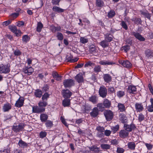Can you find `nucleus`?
I'll use <instances>...</instances> for the list:
<instances>
[{
	"mask_svg": "<svg viewBox=\"0 0 153 153\" xmlns=\"http://www.w3.org/2000/svg\"><path fill=\"white\" fill-rule=\"evenodd\" d=\"M80 42L82 44H85L87 43L88 41V39L85 38V37H81L80 39Z\"/></svg>",
	"mask_w": 153,
	"mask_h": 153,
	"instance_id": "3c124183",
	"label": "nucleus"
},
{
	"mask_svg": "<svg viewBox=\"0 0 153 153\" xmlns=\"http://www.w3.org/2000/svg\"><path fill=\"white\" fill-rule=\"evenodd\" d=\"M98 132H104L105 131V129L103 127L98 126L96 128Z\"/></svg>",
	"mask_w": 153,
	"mask_h": 153,
	"instance_id": "4d7b16f0",
	"label": "nucleus"
},
{
	"mask_svg": "<svg viewBox=\"0 0 153 153\" xmlns=\"http://www.w3.org/2000/svg\"><path fill=\"white\" fill-rule=\"evenodd\" d=\"M129 132L126 130L123 129L120 130L119 132V135L122 138H125L128 135Z\"/></svg>",
	"mask_w": 153,
	"mask_h": 153,
	"instance_id": "9d476101",
	"label": "nucleus"
},
{
	"mask_svg": "<svg viewBox=\"0 0 153 153\" xmlns=\"http://www.w3.org/2000/svg\"><path fill=\"white\" fill-rule=\"evenodd\" d=\"M99 93L101 97L105 98L107 94V89L104 86H101L99 89Z\"/></svg>",
	"mask_w": 153,
	"mask_h": 153,
	"instance_id": "f257e3e1",
	"label": "nucleus"
},
{
	"mask_svg": "<svg viewBox=\"0 0 153 153\" xmlns=\"http://www.w3.org/2000/svg\"><path fill=\"white\" fill-rule=\"evenodd\" d=\"M46 127L48 128H51L53 126V122L51 120H48L45 123Z\"/></svg>",
	"mask_w": 153,
	"mask_h": 153,
	"instance_id": "58836bf2",
	"label": "nucleus"
},
{
	"mask_svg": "<svg viewBox=\"0 0 153 153\" xmlns=\"http://www.w3.org/2000/svg\"><path fill=\"white\" fill-rule=\"evenodd\" d=\"M47 102L46 101L42 100V101H40L38 103L39 106L41 108L45 107L47 105Z\"/></svg>",
	"mask_w": 153,
	"mask_h": 153,
	"instance_id": "72a5a7b5",
	"label": "nucleus"
},
{
	"mask_svg": "<svg viewBox=\"0 0 153 153\" xmlns=\"http://www.w3.org/2000/svg\"><path fill=\"white\" fill-rule=\"evenodd\" d=\"M8 27L9 29L13 33L16 31L17 29L16 27L15 26L10 25H9Z\"/></svg>",
	"mask_w": 153,
	"mask_h": 153,
	"instance_id": "5fc2aeb1",
	"label": "nucleus"
},
{
	"mask_svg": "<svg viewBox=\"0 0 153 153\" xmlns=\"http://www.w3.org/2000/svg\"><path fill=\"white\" fill-rule=\"evenodd\" d=\"M10 71L9 67L7 65H0V73L7 74Z\"/></svg>",
	"mask_w": 153,
	"mask_h": 153,
	"instance_id": "20e7f679",
	"label": "nucleus"
},
{
	"mask_svg": "<svg viewBox=\"0 0 153 153\" xmlns=\"http://www.w3.org/2000/svg\"><path fill=\"white\" fill-rule=\"evenodd\" d=\"M52 76L57 81H60L61 80L62 76L59 75L57 72H53L52 73Z\"/></svg>",
	"mask_w": 153,
	"mask_h": 153,
	"instance_id": "5701e85b",
	"label": "nucleus"
},
{
	"mask_svg": "<svg viewBox=\"0 0 153 153\" xmlns=\"http://www.w3.org/2000/svg\"><path fill=\"white\" fill-rule=\"evenodd\" d=\"M53 10L58 13H62L64 11V10L57 6H54L52 8Z\"/></svg>",
	"mask_w": 153,
	"mask_h": 153,
	"instance_id": "c756f323",
	"label": "nucleus"
},
{
	"mask_svg": "<svg viewBox=\"0 0 153 153\" xmlns=\"http://www.w3.org/2000/svg\"><path fill=\"white\" fill-rule=\"evenodd\" d=\"M75 79L78 83L82 82L83 81V78L82 73H79L75 77Z\"/></svg>",
	"mask_w": 153,
	"mask_h": 153,
	"instance_id": "4468645a",
	"label": "nucleus"
},
{
	"mask_svg": "<svg viewBox=\"0 0 153 153\" xmlns=\"http://www.w3.org/2000/svg\"><path fill=\"white\" fill-rule=\"evenodd\" d=\"M96 4L97 7H102L104 5V4L103 1L101 0H97Z\"/></svg>",
	"mask_w": 153,
	"mask_h": 153,
	"instance_id": "a19ab883",
	"label": "nucleus"
},
{
	"mask_svg": "<svg viewBox=\"0 0 153 153\" xmlns=\"http://www.w3.org/2000/svg\"><path fill=\"white\" fill-rule=\"evenodd\" d=\"M91 115L93 117H96L98 114V110L97 107H94L92 111L90 113Z\"/></svg>",
	"mask_w": 153,
	"mask_h": 153,
	"instance_id": "412c9836",
	"label": "nucleus"
},
{
	"mask_svg": "<svg viewBox=\"0 0 153 153\" xmlns=\"http://www.w3.org/2000/svg\"><path fill=\"white\" fill-rule=\"evenodd\" d=\"M145 54L146 56L149 59L153 57V53L149 49H147L145 51Z\"/></svg>",
	"mask_w": 153,
	"mask_h": 153,
	"instance_id": "b1692460",
	"label": "nucleus"
},
{
	"mask_svg": "<svg viewBox=\"0 0 153 153\" xmlns=\"http://www.w3.org/2000/svg\"><path fill=\"white\" fill-rule=\"evenodd\" d=\"M148 111L149 112H152L153 111V106L149 105L147 108Z\"/></svg>",
	"mask_w": 153,
	"mask_h": 153,
	"instance_id": "338daca9",
	"label": "nucleus"
},
{
	"mask_svg": "<svg viewBox=\"0 0 153 153\" xmlns=\"http://www.w3.org/2000/svg\"><path fill=\"white\" fill-rule=\"evenodd\" d=\"M42 91L39 89L36 90L34 94L36 97H40L42 95Z\"/></svg>",
	"mask_w": 153,
	"mask_h": 153,
	"instance_id": "e433bc0d",
	"label": "nucleus"
},
{
	"mask_svg": "<svg viewBox=\"0 0 153 153\" xmlns=\"http://www.w3.org/2000/svg\"><path fill=\"white\" fill-rule=\"evenodd\" d=\"M121 25L125 29V30H127L128 29V27L126 24L123 21H121Z\"/></svg>",
	"mask_w": 153,
	"mask_h": 153,
	"instance_id": "bf43d9fd",
	"label": "nucleus"
},
{
	"mask_svg": "<svg viewBox=\"0 0 153 153\" xmlns=\"http://www.w3.org/2000/svg\"><path fill=\"white\" fill-rule=\"evenodd\" d=\"M105 40L108 42H111L112 39V36L110 35H105Z\"/></svg>",
	"mask_w": 153,
	"mask_h": 153,
	"instance_id": "37998d69",
	"label": "nucleus"
},
{
	"mask_svg": "<svg viewBox=\"0 0 153 153\" xmlns=\"http://www.w3.org/2000/svg\"><path fill=\"white\" fill-rule=\"evenodd\" d=\"M22 54V52L19 50H16L14 52V54L16 56H19Z\"/></svg>",
	"mask_w": 153,
	"mask_h": 153,
	"instance_id": "e2e57ef3",
	"label": "nucleus"
},
{
	"mask_svg": "<svg viewBox=\"0 0 153 153\" xmlns=\"http://www.w3.org/2000/svg\"><path fill=\"white\" fill-rule=\"evenodd\" d=\"M104 114L107 121L111 120L113 118V114L110 110H106L105 111Z\"/></svg>",
	"mask_w": 153,
	"mask_h": 153,
	"instance_id": "f03ea898",
	"label": "nucleus"
},
{
	"mask_svg": "<svg viewBox=\"0 0 153 153\" xmlns=\"http://www.w3.org/2000/svg\"><path fill=\"white\" fill-rule=\"evenodd\" d=\"M117 107L118 108V110L122 112L125 111L126 109L124 105L121 103H118Z\"/></svg>",
	"mask_w": 153,
	"mask_h": 153,
	"instance_id": "c85d7f7f",
	"label": "nucleus"
},
{
	"mask_svg": "<svg viewBox=\"0 0 153 153\" xmlns=\"http://www.w3.org/2000/svg\"><path fill=\"white\" fill-rule=\"evenodd\" d=\"M64 86L66 87H69L74 85V81L71 79H65L63 82Z\"/></svg>",
	"mask_w": 153,
	"mask_h": 153,
	"instance_id": "39448f33",
	"label": "nucleus"
},
{
	"mask_svg": "<svg viewBox=\"0 0 153 153\" xmlns=\"http://www.w3.org/2000/svg\"><path fill=\"white\" fill-rule=\"evenodd\" d=\"M103 104L105 108H109L111 105V102L107 99H105L104 100Z\"/></svg>",
	"mask_w": 153,
	"mask_h": 153,
	"instance_id": "7c9ffc66",
	"label": "nucleus"
},
{
	"mask_svg": "<svg viewBox=\"0 0 153 153\" xmlns=\"http://www.w3.org/2000/svg\"><path fill=\"white\" fill-rule=\"evenodd\" d=\"M104 134L106 136H109L111 134V131L110 130H106L105 131Z\"/></svg>",
	"mask_w": 153,
	"mask_h": 153,
	"instance_id": "774afa93",
	"label": "nucleus"
},
{
	"mask_svg": "<svg viewBox=\"0 0 153 153\" xmlns=\"http://www.w3.org/2000/svg\"><path fill=\"white\" fill-rule=\"evenodd\" d=\"M94 63L92 62L91 61H89L86 62V63L85 65L84 66L85 67H87L89 66H94Z\"/></svg>",
	"mask_w": 153,
	"mask_h": 153,
	"instance_id": "09e8293b",
	"label": "nucleus"
},
{
	"mask_svg": "<svg viewBox=\"0 0 153 153\" xmlns=\"http://www.w3.org/2000/svg\"><path fill=\"white\" fill-rule=\"evenodd\" d=\"M57 37L58 39L59 40H62L63 39V36L62 34L60 32H58L57 33Z\"/></svg>",
	"mask_w": 153,
	"mask_h": 153,
	"instance_id": "de8ad7c7",
	"label": "nucleus"
},
{
	"mask_svg": "<svg viewBox=\"0 0 153 153\" xmlns=\"http://www.w3.org/2000/svg\"><path fill=\"white\" fill-rule=\"evenodd\" d=\"M103 79L105 82L107 83H109L111 81L112 78L109 74H105L103 75Z\"/></svg>",
	"mask_w": 153,
	"mask_h": 153,
	"instance_id": "f3484780",
	"label": "nucleus"
},
{
	"mask_svg": "<svg viewBox=\"0 0 153 153\" xmlns=\"http://www.w3.org/2000/svg\"><path fill=\"white\" fill-rule=\"evenodd\" d=\"M23 71L25 74H27L28 75H30L34 71V69L31 67H26L23 68Z\"/></svg>",
	"mask_w": 153,
	"mask_h": 153,
	"instance_id": "2eb2a0df",
	"label": "nucleus"
},
{
	"mask_svg": "<svg viewBox=\"0 0 153 153\" xmlns=\"http://www.w3.org/2000/svg\"><path fill=\"white\" fill-rule=\"evenodd\" d=\"M30 38L29 36L27 35H25L22 37V41L25 43L27 42L29 40Z\"/></svg>",
	"mask_w": 153,
	"mask_h": 153,
	"instance_id": "c03bdc74",
	"label": "nucleus"
},
{
	"mask_svg": "<svg viewBox=\"0 0 153 153\" xmlns=\"http://www.w3.org/2000/svg\"><path fill=\"white\" fill-rule=\"evenodd\" d=\"M123 49L126 52H127L130 49V47L128 45H126L123 47Z\"/></svg>",
	"mask_w": 153,
	"mask_h": 153,
	"instance_id": "69168bd1",
	"label": "nucleus"
},
{
	"mask_svg": "<svg viewBox=\"0 0 153 153\" xmlns=\"http://www.w3.org/2000/svg\"><path fill=\"white\" fill-rule=\"evenodd\" d=\"M125 94V92L123 91H120L117 93V96L120 98L123 97Z\"/></svg>",
	"mask_w": 153,
	"mask_h": 153,
	"instance_id": "79ce46f5",
	"label": "nucleus"
},
{
	"mask_svg": "<svg viewBox=\"0 0 153 153\" xmlns=\"http://www.w3.org/2000/svg\"><path fill=\"white\" fill-rule=\"evenodd\" d=\"M132 35L134 36L136 38L140 41H143L145 40V39L138 33L133 32L132 33Z\"/></svg>",
	"mask_w": 153,
	"mask_h": 153,
	"instance_id": "a211bd4d",
	"label": "nucleus"
},
{
	"mask_svg": "<svg viewBox=\"0 0 153 153\" xmlns=\"http://www.w3.org/2000/svg\"><path fill=\"white\" fill-rule=\"evenodd\" d=\"M120 118L121 122L123 123H126L127 120V117L126 115L123 114H121L120 115Z\"/></svg>",
	"mask_w": 153,
	"mask_h": 153,
	"instance_id": "bb28decb",
	"label": "nucleus"
},
{
	"mask_svg": "<svg viewBox=\"0 0 153 153\" xmlns=\"http://www.w3.org/2000/svg\"><path fill=\"white\" fill-rule=\"evenodd\" d=\"M89 148L90 151H94V152L99 151V148L95 146L89 147Z\"/></svg>",
	"mask_w": 153,
	"mask_h": 153,
	"instance_id": "49530a36",
	"label": "nucleus"
},
{
	"mask_svg": "<svg viewBox=\"0 0 153 153\" xmlns=\"http://www.w3.org/2000/svg\"><path fill=\"white\" fill-rule=\"evenodd\" d=\"M25 125L23 123H20L18 125L14 126L13 127V130L16 132L22 131L25 127Z\"/></svg>",
	"mask_w": 153,
	"mask_h": 153,
	"instance_id": "7ed1b4c3",
	"label": "nucleus"
},
{
	"mask_svg": "<svg viewBox=\"0 0 153 153\" xmlns=\"http://www.w3.org/2000/svg\"><path fill=\"white\" fill-rule=\"evenodd\" d=\"M124 149L122 148H118L117 152V153H123L124 152Z\"/></svg>",
	"mask_w": 153,
	"mask_h": 153,
	"instance_id": "0e129e2a",
	"label": "nucleus"
},
{
	"mask_svg": "<svg viewBox=\"0 0 153 153\" xmlns=\"http://www.w3.org/2000/svg\"><path fill=\"white\" fill-rule=\"evenodd\" d=\"M115 15V13L114 10H111L108 13V16L109 18H112Z\"/></svg>",
	"mask_w": 153,
	"mask_h": 153,
	"instance_id": "8fccbe9b",
	"label": "nucleus"
},
{
	"mask_svg": "<svg viewBox=\"0 0 153 153\" xmlns=\"http://www.w3.org/2000/svg\"><path fill=\"white\" fill-rule=\"evenodd\" d=\"M45 108L38 107L37 106H34L32 107L33 112L34 113H41L44 111Z\"/></svg>",
	"mask_w": 153,
	"mask_h": 153,
	"instance_id": "423d86ee",
	"label": "nucleus"
},
{
	"mask_svg": "<svg viewBox=\"0 0 153 153\" xmlns=\"http://www.w3.org/2000/svg\"><path fill=\"white\" fill-rule=\"evenodd\" d=\"M124 128L128 132H130L132 130H134L136 128L135 126L133 124H131L130 125H128L124 124Z\"/></svg>",
	"mask_w": 153,
	"mask_h": 153,
	"instance_id": "0eeeda50",
	"label": "nucleus"
},
{
	"mask_svg": "<svg viewBox=\"0 0 153 153\" xmlns=\"http://www.w3.org/2000/svg\"><path fill=\"white\" fill-rule=\"evenodd\" d=\"M119 125H117L115 126L112 127L111 128V129L114 133H115L119 129Z\"/></svg>",
	"mask_w": 153,
	"mask_h": 153,
	"instance_id": "13d9d810",
	"label": "nucleus"
},
{
	"mask_svg": "<svg viewBox=\"0 0 153 153\" xmlns=\"http://www.w3.org/2000/svg\"><path fill=\"white\" fill-rule=\"evenodd\" d=\"M135 106V109L138 112H141L144 109L143 105L141 103H136Z\"/></svg>",
	"mask_w": 153,
	"mask_h": 153,
	"instance_id": "f8f14e48",
	"label": "nucleus"
},
{
	"mask_svg": "<svg viewBox=\"0 0 153 153\" xmlns=\"http://www.w3.org/2000/svg\"><path fill=\"white\" fill-rule=\"evenodd\" d=\"M137 88L136 86L132 85H129L127 89V91L130 94H135Z\"/></svg>",
	"mask_w": 153,
	"mask_h": 153,
	"instance_id": "1a4fd4ad",
	"label": "nucleus"
},
{
	"mask_svg": "<svg viewBox=\"0 0 153 153\" xmlns=\"http://www.w3.org/2000/svg\"><path fill=\"white\" fill-rule=\"evenodd\" d=\"M43 27V25L41 22H38L37 23L36 30L38 32L41 31Z\"/></svg>",
	"mask_w": 153,
	"mask_h": 153,
	"instance_id": "4c0bfd02",
	"label": "nucleus"
},
{
	"mask_svg": "<svg viewBox=\"0 0 153 153\" xmlns=\"http://www.w3.org/2000/svg\"><path fill=\"white\" fill-rule=\"evenodd\" d=\"M120 64L122 65L124 67L127 68L131 67V64L128 61H121Z\"/></svg>",
	"mask_w": 153,
	"mask_h": 153,
	"instance_id": "4be33fe9",
	"label": "nucleus"
},
{
	"mask_svg": "<svg viewBox=\"0 0 153 153\" xmlns=\"http://www.w3.org/2000/svg\"><path fill=\"white\" fill-rule=\"evenodd\" d=\"M101 148L104 149H109L111 148L110 145L106 144H102L100 145Z\"/></svg>",
	"mask_w": 153,
	"mask_h": 153,
	"instance_id": "ea45409f",
	"label": "nucleus"
},
{
	"mask_svg": "<svg viewBox=\"0 0 153 153\" xmlns=\"http://www.w3.org/2000/svg\"><path fill=\"white\" fill-rule=\"evenodd\" d=\"M73 57V56L71 54H68L67 55L66 57V59L67 62H74L78 61V59L77 58H76L74 59H72Z\"/></svg>",
	"mask_w": 153,
	"mask_h": 153,
	"instance_id": "ddd939ff",
	"label": "nucleus"
},
{
	"mask_svg": "<svg viewBox=\"0 0 153 153\" xmlns=\"http://www.w3.org/2000/svg\"><path fill=\"white\" fill-rule=\"evenodd\" d=\"M47 134V133L45 131H42L39 133V137L41 138L45 137Z\"/></svg>",
	"mask_w": 153,
	"mask_h": 153,
	"instance_id": "603ef678",
	"label": "nucleus"
},
{
	"mask_svg": "<svg viewBox=\"0 0 153 153\" xmlns=\"http://www.w3.org/2000/svg\"><path fill=\"white\" fill-rule=\"evenodd\" d=\"M40 119L42 122H46L48 119V116L45 114H41L40 115Z\"/></svg>",
	"mask_w": 153,
	"mask_h": 153,
	"instance_id": "393cba45",
	"label": "nucleus"
},
{
	"mask_svg": "<svg viewBox=\"0 0 153 153\" xmlns=\"http://www.w3.org/2000/svg\"><path fill=\"white\" fill-rule=\"evenodd\" d=\"M14 33L16 34V36H21L22 32L20 30L17 29Z\"/></svg>",
	"mask_w": 153,
	"mask_h": 153,
	"instance_id": "680f3d73",
	"label": "nucleus"
},
{
	"mask_svg": "<svg viewBox=\"0 0 153 153\" xmlns=\"http://www.w3.org/2000/svg\"><path fill=\"white\" fill-rule=\"evenodd\" d=\"M94 71L96 73H98L101 71V67L100 65L96 66L94 68Z\"/></svg>",
	"mask_w": 153,
	"mask_h": 153,
	"instance_id": "864d4df0",
	"label": "nucleus"
},
{
	"mask_svg": "<svg viewBox=\"0 0 153 153\" xmlns=\"http://www.w3.org/2000/svg\"><path fill=\"white\" fill-rule=\"evenodd\" d=\"M70 104V100L68 98H65L62 101V104L64 107H69Z\"/></svg>",
	"mask_w": 153,
	"mask_h": 153,
	"instance_id": "aec40b11",
	"label": "nucleus"
},
{
	"mask_svg": "<svg viewBox=\"0 0 153 153\" xmlns=\"http://www.w3.org/2000/svg\"><path fill=\"white\" fill-rule=\"evenodd\" d=\"M99 64L102 65H112L114 64V62L106 60H101L100 61Z\"/></svg>",
	"mask_w": 153,
	"mask_h": 153,
	"instance_id": "a878e982",
	"label": "nucleus"
},
{
	"mask_svg": "<svg viewBox=\"0 0 153 153\" xmlns=\"http://www.w3.org/2000/svg\"><path fill=\"white\" fill-rule=\"evenodd\" d=\"M99 110L100 111H102L105 108L103 103H98L97 105V107Z\"/></svg>",
	"mask_w": 153,
	"mask_h": 153,
	"instance_id": "f704fd0d",
	"label": "nucleus"
},
{
	"mask_svg": "<svg viewBox=\"0 0 153 153\" xmlns=\"http://www.w3.org/2000/svg\"><path fill=\"white\" fill-rule=\"evenodd\" d=\"M11 108V105L9 103H7L4 104L2 107V110L4 112H7L9 111Z\"/></svg>",
	"mask_w": 153,
	"mask_h": 153,
	"instance_id": "dca6fc26",
	"label": "nucleus"
},
{
	"mask_svg": "<svg viewBox=\"0 0 153 153\" xmlns=\"http://www.w3.org/2000/svg\"><path fill=\"white\" fill-rule=\"evenodd\" d=\"M100 44L103 48L108 47L109 46L108 42L105 40L101 42L100 43Z\"/></svg>",
	"mask_w": 153,
	"mask_h": 153,
	"instance_id": "473e14b6",
	"label": "nucleus"
},
{
	"mask_svg": "<svg viewBox=\"0 0 153 153\" xmlns=\"http://www.w3.org/2000/svg\"><path fill=\"white\" fill-rule=\"evenodd\" d=\"M62 93L63 97L65 98H68L72 95V93L68 89L62 90Z\"/></svg>",
	"mask_w": 153,
	"mask_h": 153,
	"instance_id": "6e6552de",
	"label": "nucleus"
},
{
	"mask_svg": "<svg viewBox=\"0 0 153 153\" xmlns=\"http://www.w3.org/2000/svg\"><path fill=\"white\" fill-rule=\"evenodd\" d=\"M108 92L109 94H115V91L113 87H111L108 88Z\"/></svg>",
	"mask_w": 153,
	"mask_h": 153,
	"instance_id": "a18cd8bd",
	"label": "nucleus"
},
{
	"mask_svg": "<svg viewBox=\"0 0 153 153\" xmlns=\"http://www.w3.org/2000/svg\"><path fill=\"white\" fill-rule=\"evenodd\" d=\"M127 146L128 148L131 150H134L136 147V145L133 142L128 143Z\"/></svg>",
	"mask_w": 153,
	"mask_h": 153,
	"instance_id": "cd10ccee",
	"label": "nucleus"
},
{
	"mask_svg": "<svg viewBox=\"0 0 153 153\" xmlns=\"http://www.w3.org/2000/svg\"><path fill=\"white\" fill-rule=\"evenodd\" d=\"M140 13L145 17L147 18L149 20L150 19L151 14L149 13L147 11L141 10L140 11Z\"/></svg>",
	"mask_w": 153,
	"mask_h": 153,
	"instance_id": "6ab92c4d",
	"label": "nucleus"
},
{
	"mask_svg": "<svg viewBox=\"0 0 153 153\" xmlns=\"http://www.w3.org/2000/svg\"><path fill=\"white\" fill-rule=\"evenodd\" d=\"M144 116L142 114H139L138 119L140 122L144 120Z\"/></svg>",
	"mask_w": 153,
	"mask_h": 153,
	"instance_id": "052dcab7",
	"label": "nucleus"
},
{
	"mask_svg": "<svg viewBox=\"0 0 153 153\" xmlns=\"http://www.w3.org/2000/svg\"><path fill=\"white\" fill-rule=\"evenodd\" d=\"M24 98L22 97H20L19 99L16 101L15 106L18 107H20L22 106L24 103Z\"/></svg>",
	"mask_w": 153,
	"mask_h": 153,
	"instance_id": "9b49d317",
	"label": "nucleus"
},
{
	"mask_svg": "<svg viewBox=\"0 0 153 153\" xmlns=\"http://www.w3.org/2000/svg\"><path fill=\"white\" fill-rule=\"evenodd\" d=\"M49 94L48 93H45L43 94L42 96V100L47 101L48 98L49 97Z\"/></svg>",
	"mask_w": 153,
	"mask_h": 153,
	"instance_id": "6e6d98bb",
	"label": "nucleus"
},
{
	"mask_svg": "<svg viewBox=\"0 0 153 153\" xmlns=\"http://www.w3.org/2000/svg\"><path fill=\"white\" fill-rule=\"evenodd\" d=\"M89 100L93 103H96L97 102V99L95 96H92L89 98Z\"/></svg>",
	"mask_w": 153,
	"mask_h": 153,
	"instance_id": "c9c22d12",
	"label": "nucleus"
},
{
	"mask_svg": "<svg viewBox=\"0 0 153 153\" xmlns=\"http://www.w3.org/2000/svg\"><path fill=\"white\" fill-rule=\"evenodd\" d=\"M18 145L19 146L22 148L26 147L27 145V143L21 140H19L18 143Z\"/></svg>",
	"mask_w": 153,
	"mask_h": 153,
	"instance_id": "2f4dec72",
	"label": "nucleus"
}]
</instances>
